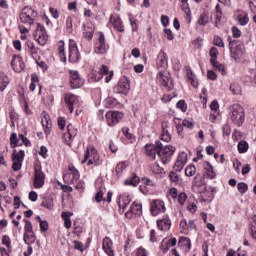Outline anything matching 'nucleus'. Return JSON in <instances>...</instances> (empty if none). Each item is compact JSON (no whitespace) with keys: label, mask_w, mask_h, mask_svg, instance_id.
<instances>
[{"label":"nucleus","mask_w":256,"mask_h":256,"mask_svg":"<svg viewBox=\"0 0 256 256\" xmlns=\"http://www.w3.org/2000/svg\"><path fill=\"white\" fill-rule=\"evenodd\" d=\"M116 93H122L123 95H127L131 89V84L129 79L126 76H123L117 86L115 87Z\"/></svg>","instance_id":"6e6552de"},{"label":"nucleus","mask_w":256,"mask_h":256,"mask_svg":"<svg viewBox=\"0 0 256 256\" xmlns=\"http://www.w3.org/2000/svg\"><path fill=\"white\" fill-rule=\"evenodd\" d=\"M208 168H206V175L208 179H215V177H217V174L215 173V171L213 170V166L208 162L207 163Z\"/></svg>","instance_id":"7c9ffc66"},{"label":"nucleus","mask_w":256,"mask_h":256,"mask_svg":"<svg viewBox=\"0 0 256 256\" xmlns=\"http://www.w3.org/2000/svg\"><path fill=\"white\" fill-rule=\"evenodd\" d=\"M71 216H73L72 212H62L61 217L64 221V225L66 227V229H71Z\"/></svg>","instance_id":"b1692460"},{"label":"nucleus","mask_w":256,"mask_h":256,"mask_svg":"<svg viewBox=\"0 0 256 256\" xmlns=\"http://www.w3.org/2000/svg\"><path fill=\"white\" fill-rule=\"evenodd\" d=\"M210 63L217 71H220L221 75H225V65L219 63L217 60H210Z\"/></svg>","instance_id":"cd10ccee"},{"label":"nucleus","mask_w":256,"mask_h":256,"mask_svg":"<svg viewBox=\"0 0 256 256\" xmlns=\"http://www.w3.org/2000/svg\"><path fill=\"white\" fill-rule=\"evenodd\" d=\"M103 75H108L106 77V83H109L111 79H113V71H109V67L105 65H101L100 72L94 76V81H101L103 79Z\"/></svg>","instance_id":"4468645a"},{"label":"nucleus","mask_w":256,"mask_h":256,"mask_svg":"<svg viewBox=\"0 0 256 256\" xmlns=\"http://www.w3.org/2000/svg\"><path fill=\"white\" fill-rule=\"evenodd\" d=\"M98 41L95 44V53L99 55H103V53H107V46H105V34L103 32H99Z\"/></svg>","instance_id":"2eb2a0df"},{"label":"nucleus","mask_w":256,"mask_h":256,"mask_svg":"<svg viewBox=\"0 0 256 256\" xmlns=\"http://www.w3.org/2000/svg\"><path fill=\"white\" fill-rule=\"evenodd\" d=\"M110 23H112L114 29L119 31L120 33L125 31V29H123V21H121V18L111 16Z\"/></svg>","instance_id":"412c9836"},{"label":"nucleus","mask_w":256,"mask_h":256,"mask_svg":"<svg viewBox=\"0 0 256 256\" xmlns=\"http://www.w3.org/2000/svg\"><path fill=\"white\" fill-rule=\"evenodd\" d=\"M11 67L16 72L23 71V68L25 67V63H23V60L19 56H14V58L11 61Z\"/></svg>","instance_id":"6ab92c4d"},{"label":"nucleus","mask_w":256,"mask_h":256,"mask_svg":"<svg viewBox=\"0 0 256 256\" xmlns=\"http://www.w3.org/2000/svg\"><path fill=\"white\" fill-rule=\"evenodd\" d=\"M176 161L187 165V153L181 152Z\"/></svg>","instance_id":"09e8293b"},{"label":"nucleus","mask_w":256,"mask_h":256,"mask_svg":"<svg viewBox=\"0 0 256 256\" xmlns=\"http://www.w3.org/2000/svg\"><path fill=\"white\" fill-rule=\"evenodd\" d=\"M157 226L160 231H169V229H171V220H169L168 218L158 220Z\"/></svg>","instance_id":"4be33fe9"},{"label":"nucleus","mask_w":256,"mask_h":256,"mask_svg":"<svg viewBox=\"0 0 256 256\" xmlns=\"http://www.w3.org/2000/svg\"><path fill=\"white\" fill-rule=\"evenodd\" d=\"M39 154L41 155V157H43V159H47V157H48L47 147L41 146Z\"/></svg>","instance_id":"0e129e2a"},{"label":"nucleus","mask_w":256,"mask_h":256,"mask_svg":"<svg viewBox=\"0 0 256 256\" xmlns=\"http://www.w3.org/2000/svg\"><path fill=\"white\" fill-rule=\"evenodd\" d=\"M139 181V176L133 174L132 177L125 180V185H132V187H137V185H139Z\"/></svg>","instance_id":"a878e982"},{"label":"nucleus","mask_w":256,"mask_h":256,"mask_svg":"<svg viewBox=\"0 0 256 256\" xmlns=\"http://www.w3.org/2000/svg\"><path fill=\"white\" fill-rule=\"evenodd\" d=\"M229 117L230 121L236 125V127H241L245 123V110L242 105L233 104L229 107Z\"/></svg>","instance_id":"f03ea898"},{"label":"nucleus","mask_w":256,"mask_h":256,"mask_svg":"<svg viewBox=\"0 0 256 256\" xmlns=\"http://www.w3.org/2000/svg\"><path fill=\"white\" fill-rule=\"evenodd\" d=\"M180 229H181V233H187L189 231L187 220L182 219L180 221Z\"/></svg>","instance_id":"a18cd8bd"},{"label":"nucleus","mask_w":256,"mask_h":256,"mask_svg":"<svg viewBox=\"0 0 256 256\" xmlns=\"http://www.w3.org/2000/svg\"><path fill=\"white\" fill-rule=\"evenodd\" d=\"M217 55H219V51L217 50L216 47H212L210 49V61H217Z\"/></svg>","instance_id":"37998d69"},{"label":"nucleus","mask_w":256,"mask_h":256,"mask_svg":"<svg viewBox=\"0 0 256 256\" xmlns=\"http://www.w3.org/2000/svg\"><path fill=\"white\" fill-rule=\"evenodd\" d=\"M25 159V151L20 150H13V154H12V169L13 171H19L23 165V160Z\"/></svg>","instance_id":"423d86ee"},{"label":"nucleus","mask_w":256,"mask_h":256,"mask_svg":"<svg viewBox=\"0 0 256 256\" xmlns=\"http://www.w3.org/2000/svg\"><path fill=\"white\" fill-rule=\"evenodd\" d=\"M58 51H59L61 61L65 63L67 61V56H65V42L60 41L58 43Z\"/></svg>","instance_id":"393cba45"},{"label":"nucleus","mask_w":256,"mask_h":256,"mask_svg":"<svg viewBox=\"0 0 256 256\" xmlns=\"http://www.w3.org/2000/svg\"><path fill=\"white\" fill-rule=\"evenodd\" d=\"M72 171V177L75 179V181H78L80 175H79V170L75 169V167H70L69 168Z\"/></svg>","instance_id":"bf43d9fd"},{"label":"nucleus","mask_w":256,"mask_h":256,"mask_svg":"<svg viewBox=\"0 0 256 256\" xmlns=\"http://www.w3.org/2000/svg\"><path fill=\"white\" fill-rule=\"evenodd\" d=\"M182 10L187 15V17H191V9L189 8V4H182Z\"/></svg>","instance_id":"680f3d73"},{"label":"nucleus","mask_w":256,"mask_h":256,"mask_svg":"<svg viewBox=\"0 0 256 256\" xmlns=\"http://www.w3.org/2000/svg\"><path fill=\"white\" fill-rule=\"evenodd\" d=\"M125 169H127V165L123 162H120L117 164L116 166V173H123V171H125Z\"/></svg>","instance_id":"603ef678"},{"label":"nucleus","mask_w":256,"mask_h":256,"mask_svg":"<svg viewBox=\"0 0 256 256\" xmlns=\"http://www.w3.org/2000/svg\"><path fill=\"white\" fill-rule=\"evenodd\" d=\"M161 23H162L163 27H167V25H169V17L166 15H162Z\"/></svg>","instance_id":"338daca9"},{"label":"nucleus","mask_w":256,"mask_h":256,"mask_svg":"<svg viewBox=\"0 0 256 256\" xmlns=\"http://www.w3.org/2000/svg\"><path fill=\"white\" fill-rule=\"evenodd\" d=\"M177 199H178V203L180 205H184L185 202L187 201V194H185L184 192L180 193L178 196H177Z\"/></svg>","instance_id":"8fccbe9b"},{"label":"nucleus","mask_w":256,"mask_h":256,"mask_svg":"<svg viewBox=\"0 0 256 256\" xmlns=\"http://www.w3.org/2000/svg\"><path fill=\"white\" fill-rule=\"evenodd\" d=\"M35 233L30 232V233H24V242L26 245H31L35 242Z\"/></svg>","instance_id":"bb28decb"},{"label":"nucleus","mask_w":256,"mask_h":256,"mask_svg":"<svg viewBox=\"0 0 256 256\" xmlns=\"http://www.w3.org/2000/svg\"><path fill=\"white\" fill-rule=\"evenodd\" d=\"M151 171L154 172L156 175H161V173H163V168L155 163L151 166Z\"/></svg>","instance_id":"c03bdc74"},{"label":"nucleus","mask_w":256,"mask_h":256,"mask_svg":"<svg viewBox=\"0 0 256 256\" xmlns=\"http://www.w3.org/2000/svg\"><path fill=\"white\" fill-rule=\"evenodd\" d=\"M66 31L68 33H71L73 31V19L71 18V16H68L66 18Z\"/></svg>","instance_id":"a19ab883"},{"label":"nucleus","mask_w":256,"mask_h":256,"mask_svg":"<svg viewBox=\"0 0 256 256\" xmlns=\"http://www.w3.org/2000/svg\"><path fill=\"white\" fill-rule=\"evenodd\" d=\"M164 243H165V241L162 242L161 249H162L163 253H167V251H169V247H175L177 245V239L171 238L167 242V247L165 249H163V244Z\"/></svg>","instance_id":"c756f323"},{"label":"nucleus","mask_w":256,"mask_h":256,"mask_svg":"<svg viewBox=\"0 0 256 256\" xmlns=\"http://www.w3.org/2000/svg\"><path fill=\"white\" fill-rule=\"evenodd\" d=\"M43 185H45V173H43L41 166H39L35 168L34 187H36V189H41Z\"/></svg>","instance_id":"9b49d317"},{"label":"nucleus","mask_w":256,"mask_h":256,"mask_svg":"<svg viewBox=\"0 0 256 256\" xmlns=\"http://www.w3.org/2000/svg\"><path fill=\"white\" fill-rule=\"evenodd\" d=\"M79 48H77V43L75 40H70L69 42V62L77 63L79 61Z\"/></svg>","instance_id":"1a4fd4ad"},{"label":"nucleus","mask_w":256,"mask_h":256,"mask_svg":"<svg viewBox=\"0 0 256 256\" xmlns=\"http://www.w3.org/2000/svg\"><path fill=\"white\" fill-rule=\"evenodd\" d=\"M237 189L239 191V193H241L242 195L247 193V191L249 190V186H247V183L245 182H240L237 184Z\"/></svg>","instance_id":"e433bc0d"},{"label":"nucleus","mask_w":256,"mask_h":256,"mask_svg":"<svg viewBox=\"0 0 256 256\" xmlns=\"http://www.w3.org/2000/svg\"><path fill=\"white\" fill-rule=\"evenodd\" d=\"M176 107L178 109H181L183 111V113H185V111H187V104H185V100H179L176 104Z\"/></svg>","instance_id":"3c124183"},{"label":"nucleus","mask_w":256,"mask_h":256,"mask_svg":"<svg viewBox=\"0 0 256 256\" xmlns=\"http://www.w3.org/2000/svg\"><path fill=\"white\" fill-rule=\"evenodd\" d=\"M178 245H184L186 247V251H190L191 250V239L187 238V237H181Z\"/></svg>","instance_id":"c85d7f7f"},{"label":"nucleus","mask_w":256,"mask_h":256,"mask_svg":"<svg viewBox=\"0 0 256 256\" xmlns=\"http://www.w3.org/2000/svg\"><path fill=\"white\" fill-rule=\"evenodd\" d=\"M42 125L46 128L45 133H49V131H51V120L47 119V117L42 119Z\"/></svg>","instance_id":"79ce46f5"},{"label":"nucleus","mask_w":256,"mask_h":256,"mask_svg":"<svg viewBox=\"0 0 256 256\" xmlns=\"http://www.w3.org/2000/svg\"><path fill=\"white\" fill-rule=\"evenodd\" d=\"M196 172H197V168H195V166H188L185 169V175L187 177H193Z\"/></svg>","instance_id":"ea45409f"},{"label":"nucleus","mask_w":256,"mask_h":256,"mask_svg":"<svg viewBox=\"0 0 256 256\" xmlns=\"http://www.w3.org/2000/svg\"><path fill=\"white\" fill-rule=\"evenodd\" d=\"M170 180L173 181V183L179 182V174H177L174 171H171L169 174Z\"/></svg>","instance_id":"6e6d98bb"},{"label":"nucleus","mask_w":256,"mask_h":256,"mask_svg":"<svg viewBox=\"0 0 256 256\" xmlns=\"http://www.w3.org/2000/svg\"><path fill=\"white\" fill-rule=\"evenodd\" d=\"M49 229V223L45 220H40V231L45 232Z\"/></svg>","instance_id":"5fc2aeb1"},{"label":"nucleus","mask_w":256,"mask_h":256,"mask_svg":"<svg viewBox=\"0 0 256 256\" xmlns=\"http://www.w3.org/2000/svg\"><path fill=\"white\" fill-rule=\"evenodd\" d=\"M19 139H21L22 143H24L25 147H30L31 146V141L25 137V135L20 134Z\"/></svg>","instance_id":"4d7b16f0"},{"label":"nucleus","mask_w":256,"mask_h":256,"mask_svg":"<svg viewBox=\"0 0 256 256\" xmlns=\"http://www.w3.org/2000/svg\"><path fill=\"white\" fill-rule=\"evenodd\" d=\"M209 23V16L207 14H201L198 18V25H202V27H205Z\"/></svg>","instance_id":"f704fd0d"},{"label":"nucleus","mask_w":256,"mask_h":256,"mask_svg":"<svg viewBox=\"0 0 256 256\" xmlns=\"http://www.w3.org/2000/svg\"><path fill=\"white\" fill-rule=\"evenodd\" d=\"M10 145L12 147V149H15V147H17L18 145H23V143H19V140L17 139V134L13 133L10 137Z\"/></svg>","instance_id":"c9c22d12"},{"label":"nucleus","mask_w":256,"mask_h":256,"mask_svg":"<svg viewBox=\"0 0 256 256\" xmlns=\"http://www.w3.org/2000/svg\"><path fill=\"white\" fill-rule=\"evenodd\" d=\"M84 83L85 81L82 80L78 71H70V85L72 89H79L82 85H84Z\"/></svg>","instance_id":"f8f14e48"},{"label":"nucleus","mask_w":256,"mask_h":256,"mask_svg":"<svg viewBox=\"0 0 256 256\" xmlns=\"http://www.w3.org/2000/svg\"><path fill=\"white\" fill-rule=\"evenodd\" d=\"M2 244L6 245V247H11V238H9V236H7V235L3 236Z\"/></svg>","instance_id":"052dcab7"},{"label":"nucleus","mask_w":256,"mask_h":256,"mask_svg":"<svg viewBox=\"0 0 256 256\" xmlns=\"http://www.w3.org/2000/svg\"><path fill=\"white\" fill-rule=\"evenodd\" d=\"M9 77L7 74L0 72V91H5L7 87L9 86Z\"/></svg>","instance_id":"5701e85b"},{"label":"nucleus","mask_w":256,"mask_h":256,"mask_svg":"<svg viewBox=\"0 0 256 256\" xmlns=\"http://www.w3.org/2000/svg\"><path fill=\"white\" fill-rule=\"evenodd\" d=\"M25 11H27V8H23L22 11L20 12L21 23L33 25V23H35V19H33V17H36L38 15L37 11L31 8L27 12Z\"/></svg>","instance_id":"0eeeda50"},{"label":"nucleus","mask_w":256,"mask_h":256,"mask_svg":"<svg viewBox=\"0 0 256 256\" xmlns=\"http://www.w3.org/2000/svg\"><path fill=\"white\" fill-rule=\"evenodd\" d=\"M214 45H216V47H225L223 39H221L220 37L214 38Z\"/></svg>","instance_id":"e2e57ef3"},{"label":"nucleus","mask_w":256,"mask_h":256,"mask_svg":"<svg viewBox=\"0 0 256 256\" xmlns=\"http://www.w3.org/2000/svg\"><path fill=\"white\" fill-rule=\"evenodd\" d=\"M184 167H185V164H183V162L176 161L174 164V170L177 171L178 173L183 171Z\"/></svg>","instance_id":"864d4df0"},{"label":"nucleus","mask_w":256,"mask_h":256,"mask_svg":"<svg viewBox=\"0 0 256 256\" xmlns=\"http://www.w3.org/2000/svg\"><path fill=\"white\" fill-rule=\"evenodd\" d=\"M141 209H142L141 204H137V203L134 202V203L130 206L129 211H127V212L125 213V217H126L127 219H133V217H135V215H140Z\"/></svg>","instance_id":"f3484780"},{"label":"nucleus","mask_w":256,"mask_h":256,"mask_svg":"<svg viewBox=\"0 0 256 256\" xmlns=\"http://www.w3.org/2000/svg\"><path fill=\"white\" fill-rule=\"evenodd\" d=\"M150 211L154 217H157L159 213H165V202H163L162 200H153L151 202Z\"/></svg>","instance_id":"ddd939ff"},{"label":"nucleus","mask_w":256,"mask_h":256,"mask_svg":"<svg viewBox=\"0 0 256 256\" xmlns=\"http://www.w3.org/2000/svg\"><path fill=\"white\" fill-rule=\"evenodd\" d=\"M65 125H66V121H65V118L63 117H59L58 118V126L60 129H65Z\"/></svg>","instance_id":"69168bd1"},{"label":"nucleus","mask_w":256,"mask_h":256,"mask_svg":"<svg viewBox=\"0 0 256 256\" xmlns=\"http://www.w3.org/2000/svg\"><path fill=\"white\" fill-rule=\"evenodd\" d=\"M24 223H25V226H24V233H33V224H31V221L27 220V219H24L23 220Z\"/></svg>","instance_id":"4c0bfd02"},{"label":"nucleus","mask_w":256,"mask_h":256,"mask_svg":"<svg viewBox=\"0 0 256 256\" xmlns=\"http://www.w3.org/2000/svg\"><path fill=\"white\" fill-rule=\"evenodd\" d=\"M42 207H45L46 209H53L54 204H53V198H45L42 203H41Z\"/></svg>","instance_id":"2f4dec72"},{"label":"nucleus","mask_w":256,"mask_h":256,"mask_svg":"<svg viewBox=\"0 0 256 256\" xmlns=\"http://www.w3.org/2000/svg\"><path fill=\"white\" fill-rule=\"evenodd\" d=\"M250 231H251L252 238L256 239V223L251 225Z\"/></svg>","instance_id":"774afa93"},{"label":"nucleus","mask_w":256,"mask_h":256,"mask_svg":"<svg viewBox=\"0 0 256 256\" xmlns=\"http://www.w3.org/2000/svg\"><path fill=\"white\" fill-rule=\"evenodd\" d=\"M130 203H131V200H129V198L123 199L122 203H121V200H118V205L120 209H122L123 211H125L127 205H129Z\"/></svg>","instance_id":"de8ad7c7"},{"label":"nucleus","mask_w":256,"mask_h":256,"mask_svg":"<svg viewBox=\"0 0 256 256\" xmlns=\"http://www.w3.org/2000/svg\"><path fill=\"white\" fill-rule=\"evenodd\" d=\"M158 81L166 91H172L173 87H175L173 78H171V74L167 71H160L158 73Z\"/></svg>","instance_id":"20e7f679"},{"label":"nucleus","mask_w":256,"mask_h":256,"mask_svg":"<svg viewBox=\"0 0 256 256\" xmlns=\"http://www.w3.org/2000/svg\"><path fill=\"white\" fill-rule=\"evenodd\" d=\"M106 119L107 123L110 127H113L123 119V113L122 112H115V111H110L106 113Z\"/></svg>","instance_id":"9d476101"},{"label":"nucleus","mask_w":256,"mask_h":256,"mask_svg":"<svg viewBox=\"0 0 256 256\" xmlns=\"http://www.w3.org/2000/svg\"><path fill=\"white\" fill-rule=\"evenodd\" d=\"M228 41L231 57L236 63H239L245 54V45L239 40H231V37L228 38Z\"/></svg>","instance_id":"7ed1b4c3"},{"label":"nucleus","mask_w":256,"mask_h":256,"mask_svg":"<svg viewBox=\"0 0 256 256\" xmlns=\"http://www.w3.org/2000/svg\"><path fill=\"white\" fill-rule=\"evenodd\" d=\"M249 149V144L247 141L242 140L238 143V151L239 153H246V151Z\"/></svg>","instance_id":"473e14b6"},{"label":"nucleus","mask_w":256,"mask_h":256,"mask_svg":"<svg viewBox=\"0 0 256 256\" xmlns=\"http://www.w3.org/2000/svg\"><path fill=\"white\" fill-rule=\"evenodd\" d=\"M145 149L146 155L150 161H155L158 155L164 165H167V163L171 161V157H173V153H175L173 146H163L161 141H156L155 144H147Z\"/></svg>","instance_id":"f257e3e1"},{"label":"nucleus","mask_w":256,"mask_h":256,"mask_svg":"<svg viewBox=\"0 0 256 256\" xmlns=\"http://www.w3.org/2000/svg\"><path fill=\"white\" fill-rule=\"evenodd\" d=\"M230 91L233 93V95H241V87L239 84H231Z\"/></svg>","instance_id":"58836bf2"},{"label":"nucleus","mask_w":256,"mask_h":256,"mask_svg":"<svg viewBox=\"0 0 256 256\" xmlns=\"http://www.w3.org/2000/svg\"><path fill=\"white\" fill-rule=\"evenodd\" d=\"M36 30L34 33V39L39 43L42 47L47 45V41L49 40V36H47V31L45 30V26L36 24Z\"/></svg>","instance_id":"39448f33"},{"label":"nucleus","mask_w":256,"mask_h":256,"mask_svg":"<svg viewBox=\"0 0 256 256\" xmlns=\"http://www.w3.org/2000/svg\"><path fill=\"white\" fill-rule=\"evenodd\" d=\"M102 249L108 256H115L113 251V241L109 237H105L102 241Z\"/></svg>","instance_id":"dca6fc26"},{"label":"nucleus","mask_w":256,"mask_h":256,"mask_svg":"<svg viewBox=\"0 0 256 256\" xmlns=\"http://www.w3.org/2000/svg\"><path fill=\"white\" fill-rule=\"evenodd\" d=\"M156 65L158 69H165L167 67V54L161 50L157 56Z\"/></svg>","instance_id":"aec40b11"},{"label":"nucleus","mask_w":256,"mask_h":256,"mask_svg":"<svg viewBox=\"0 0 256 256\" xmlns=\"http://www.w3.org/2000/svg\"><path fill=\"white\" fill-rule=\"evenodd\" d=\"M64 101L69 109L70 113H73V107H75V105H77V96H75L74 94H66Z\"/></svg>","instance_id":"a211bd4d"},{"label":"nucleus","mask_w":256,"mask_h":256,"mask_svg":"<svg viewBox=\"0 0 256 256\" xmlns=\"http://www.w3.org/2000/svg\"><path fill=\"white\" fill-rule=\"evenodd\" d=\"M186 73H187V77L190 81H194L195 79V74L193 73V70H191L190 67H186Z\"/></svg>","instance_id":"13d9d810"},{"label":"nucleus","mask_w":256,"mask_h":256,"mask_svg":"<svg viewBox=\"0 0 256 256\" xmlns=\"http://www.w3.org/2000/svg\"><path fill=\"white\" fill-rule=\"evenodd\" d=\"M67 131L69 139H73L77 135V130H73V125L71 124L67 126Z\"/></svg>","instance_id":"49530a36"},{"label":"nucleus","mask_w":256,"mask_h":256,"mask_svg":"<svg viewBox=\"0 0 256 256\" xmlns=\"http://www.w3.org/2000/svg\"><path fill=\"white\" fill-rule=\"evenodd\" d=\"M238 21L242 27H245L247 23H249V16L247 14H239L238 15Z\"/></svg>","instance_id":"72a5a7b5"}]
</instances>
